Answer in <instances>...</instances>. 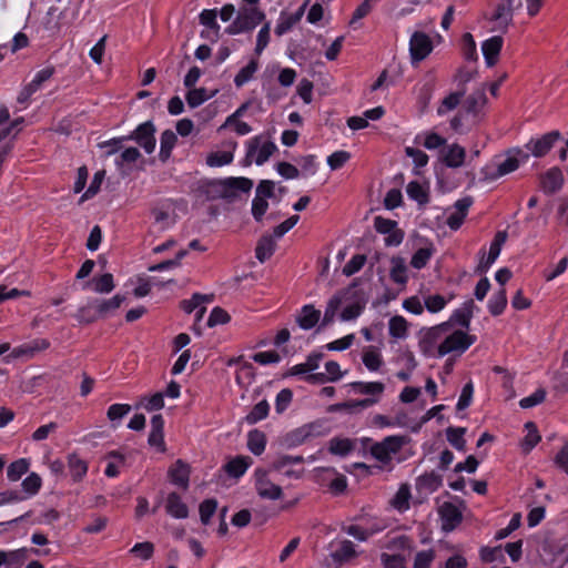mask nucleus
Masks as SVG:
<instances>
[{"label": "nucleus", "instance_id": "1", "mask_svg": "<svg viewBox=\"0 0 568 568\" xmlns=\"http://www.w3.org/2000/svg\"><path fill=\"white\" fill-rule=\"evenodd\" d=\"M476 341L465 329L452 323H440L422 328L418 333V348L428 358H442L447 355L460 356Z\"/></svg>", "mask_w": 568, "mask_h": 568}, {"label": "nucleus", "instance_id": "2", "mask_svg": "<svg viewBox=\"0 0 568 568\" xmlns=\"http://www.w3.org/2000/svg\"><path fill=\"white\" fill-rule=\"evenodd\" d=\"M367 304L365 292L357 285H351L332 296L325 307L322 326L332 324L336 317L342 322L358 318Z\"/></svg>", "mask_w": 568, "mask_h": 568}, {"label": "nucleus", "instance_id": "3", "mask_svg": "<svg viewBox=\"0 0 568 568\" xmlns=\"http://www.w3.org/2000/svg\"><path fill=\"white\" fill-rule=\"evenodd\" d=\"M409 443L404 435H390L383 440L372 444L371 455L382 465L389 466L393 462H400L402 450Z\"/></svg>", "mask_w": 568, "mask_h": 568}, {"label": "nucleus", "instance_id": "4", "mask_svg": "<svg viewBox=\"0 0 568 568\" xmlns=\"http://www.w3.org/2000/svg\"><path fill=\"white\" fill-rule=\"evenodd\" d=\"M276 476L271 466L254 470V488L260 498L265 500H278L282 498L283 489Z\"/></svg>", "mask_w": 568, "mask_h": 568}, {"label": "nucleus", "instance_id": "5", "mask_svg": "<svg viewBox=\"0 0 568 568\" xmlns=\"http://www.w3.org/2000/svg\"><path fill=\"white\" fill-rule=\"evenodd\" d=\"M264 20L265 13L258 7H241L225 32L230 36L251 32Z\"/></svg>", "mask_w": 568, "mask_h": 568}, {"label": "nucleus", "instance_id": "6", "mask_svg": "<svg viewBox=\"0 0 568 568\" xmlns=\"http://www.w3.org/2000/svg\"><path fill=\"white\" fill-rule=\"evenodd\" d=\"M275 150L276 145L272 141L256 135L246 142V159L256 165H262L268 161Z\"/></svg>", "mask_w": 568, "mask_h": 568}, {"label": "nucleus", "instance_id": "7", "mask_svg": "<svg viewBox=\"0 0 568 568\" xmlns=\"http://www.w3.org/2000/svg\"><path fill=\"white\" fill-rule=\"evenodd\" d=\"M303 460L302 456L280 455L270 466L276 475H283L291 479H300L304 474V469L296 466L301 465Z\"/></svg>", "mask_w": 568, "mask_h": 568}, {"label": "nucleus", "instance_id": "8", "mask_svg": "<svg viewBox=\"0 0 568 568\" xmlns=\"http://www.w3.org/2000/svg\"><path fill=\"white\" fill-rule=\"evenodd\" d=\"M560 139L558 131H551L544 135L531 138L525 145V151L529 153V156L541 158L546 155L554 144Z\"/></svg>", "mask_w": 568, "mask_h": 568}, {"label": "nucleus", "instance_id": "9", "mask_svg": "<svg viewBox=\"0 0 568 568\" xmlns=\"http://www.w3.org/2000/svg\"><path fill=\"white\" fill-rule=\"evenodd\" d=\"M374 227L378 233L386 235L385 244L387 246H397L403 242L404 233L398 229L397 222L382 216H376L374 220Z\"/></svg>", "mask_w": 568, "mask_h": 568}, {"label": "nucleus", "instance_id": "10", "mask_svg": "<svg viewBox=\"0 0 568 568\" xmlns=\"http://www.w3.org/2000/svg\"><path fill=\"white\" fill-rule=\"evenodd\" d=\"M433 51L432 39L424 32L416 31L409 39V52L413 63L426 59Z\"/></svg>", "mask_w": 568, "mask_h": 568}, {"label": "nucleus", "instance_id": "11", "mask_svg": "<svg viewBox=\"0 0 568 568\" xmlns=\"http://www.w3.org/2000/svg\"><path fill=\"white\" fill-rule=\"evenodd\" d=\"M529 153L524 149L510 150L506 158L497 164V176H503L516 171L521 164L527 163Z\"/></svg>", "mask_w": 568, "mask_h": 568}, {"label": "nucleus", "instance_id": "12", "mask_svg": "<svg viewBox=\"0 0 568 568\" xmlns=\"http://www.w3.org/2000/svg\"><path fill=\"white\" fill-rule=\"evenodd\" d=\"M154 125L151 122L140 124L130 139L135 140L150 154L155 149Z\"/></svg>", "mask_w": 568, "mask_h": 568}, {"label": "nucleus", "instance_id": "13", "mask_svg": "<svg viewBox=\"0 0 568 568\" xmlns=\"http://www.w3.org/2000/svg\"><path fill=\"white\" fill-rule=\"evenodd\" d=\"M443 163L452 169H457L464 165L466 159V150L464 146L452 143L446 145L440 152Z\"/></svg>", "mask_w": 568, "mask_h": 568}, {"label": "nucleus", "instance_id": "14", "mask_svg": "<svg viewBox=\"0 0 568 568\" xmlns=\"http://www.w3.org/2000/svg\"><path fill=\"white\" fill-rule=\"evenodd\" d=\"M503 44L504 40L500 36H493L481 43V52L488 68L494 67L498 62Z\"/></svg>", "mask_w": 568, "mask_h": 568}, {"label": "nucleus", "instance_id": "15", "mask_svg": "<svg viewBox=\"0 0 568 568\" xmlns=\"http://www.w3.org/2000/svg\"><path fill=\"white\" fill-rule=\"evenodd\" d=\"M237 148V143L230 141L225 144L224 150L211 152L206 156V164L211 168H221L230 164L234 159V152Z\"/></svg>", "mask_w": 568, "mask_h": 568}, {"label": "nucleus", "instance_id": "16", "mask_svg": "<svg viewBox=\"0 0 568 568\" xmlns=\"http://www.w3.org/2000/svg\"><path fill=\"white\" fill-rule=\"evenodd\" d=\"M329 547L331 556L336 562H344L356 556L355 546L349 540H335Z\"/></svg>", "mask_w": 568, "mask_h": 568}, {"label": "nucleus", "instance_id": "17", "mask_svg": "<svg viewBox=\"0 0 568 568\" xmlns=\"http://www.w3.org/2000/svg\"><path fill=\"white\" fill-rule=\"evenodd\" d=\"M485 104L486 98L481 92L473 93L466 99L463 110L467 114V118H471L469 123H477L479 113Z\"/></svg>", "mask_w": 568, "mask_h": 568}, {"label": "nucleus", "instance_id": "18", "mask_svg": "<svg viewBox=\"0 0 568 568\" xmlns=\"http://www.w3.org/2000/svg\"><path fill=\"white\" fill-rule=\"evenodd\" d=\"M306 3H304L296 12H281L276 27L275 33L281 37L287 33L303 17Z\"/></svg>", "mask_w": 568, "mask_h": 568}, {"label": "nucleus", "instance_id": "19", "mask_svg": "<svg viewBox=\"0 0 568 568\" xmlns=\"http://www.w3.org/2000/svg\"><path fill=\"white\" fill-rule=\"evenodd\" d=\"M443 529L446 531L453 530L462 520V513L458 507L452 503H444L439 510Z\"/></svg>", "mask_w": 568, "mask_h": 568}, {"label": "nucleus", "instance_id": "20", "mask_svg": "<svg viewBox=\"0 0 568 568\" xmlns=\"http://www.w3.org/2000/svg\"><path fill=\"white\" fill-rule=\"evenodd\" d=\"M473 301L464 303L462 307L454 311V313L450 315L449 320L446 323H452V325H454L455 327L459 325V328L465 329L467 332L470 324V320L473 317Z\"/></svg>", "mask_w": 568, "mask_h": 568}, {"label": "nucleus", "instance_id": "21", "mask_svg": "<svg viewBox=\"0 0 568 568\" xmlns=\"http://www.w3.org/2000/svg\"><path fill=\"white\" fill-rule=\"evenodd\" d=\"M362 362L372 373L379 372L384 366L383 354L381 349L375 346H367L363 349Z\"/></svg>", "mask_w": 568, "mask_h": 568}, {"label": "nucleus", "instance_id": "22", "mask_svg": "<svg viewBox=\"0 0 568 568\" xmlns=\"http://www.w3.org/2000/svg\"><path fill=\"white\" fill-rule=\"evenodd\" d=\"M165 510L171 517L176 519H185L189 516V508L186 504L175 493L168 495L165 501Z\"/></svg>", "mask_w": 568, "mask_h": 568}, {"label": "nucleus", "instance_id": "23", "mask_svg": "<svg viewBox=\"0 0 568 568\" xmlns=\"http://www.w3.org/2000/svg\"><path fill=\"white\" fill-rule=\"evenodd\" d=\"M29 555L26 547L13 550H1L3 568H21Z\"/></svg>", "mask_w": 568, "mask_h": 568}, {"label": "nucleus", "instance_id": "24", "mask_svg": "<svg viewBox=\"0 0 568 568\" xmlns=\"http://www.w3.org/2000/svg\"><path fill=\"white\" fill-rule=\"evenodd\" d=\"M564 184L562 172L558 168L548 170L541 178V187L547 193H555Z\"/></svg>", "mask_w": 568, "mask_h": 568}, {"label": "nucleus", "instance_id": "25", "mask_svg": "<svg viewBox=\"0 0 568 568\" xmlns=\"http://www.w3.org/2000/svg\"><path fill=\"white\" fill-rule=\"evenodd\" d=\"M210 302V297L202 294H194L190 300L183 301L182 308L186 313H195L196 321H200L205 313V305Z\"/></svg>", "mask_w": 568, "mask_h": 568}, {"label": "nucleus", "instance_id": "26", "mask_svg": "<svg viewBox=\"0 0 568 568\" xmlns=\"http://www.w3.org/2000/svg\"><path fill=\"white\" fill-rule=\"evenodd\" d=\"M321 320V311L316 310L313 305H304L297 317V323L301 328L308 331L315 327Z\"/></svg>", "mask_w": 568, "mask_h": 568}, {"label": "nucleus", "instance_id": "27", "mask_svg": "<svg viewBox=\"0 0 568 568\" xmlns=\"http://www.w3.org/2000/svg\"><path fill=\"white\" fill-rule=\"evenodd\" d=\"M442 476L435 471L420 475L416 480V487L420 493L432 494L442 486Z\"/></svg>", "mask_w": 568, "mask_h": 568}, {"label": "nucleus", "instance_id": "28", "mask_svg": "<svg viewBox=\"0 0 568 568\" xmlns=\"http://www.w3.org/2000/svg\"><path fill=\"white\" fill-rule=\"evenodd\" d=\"M123 302L124 296L116 294L109 300H97L92 306L100 316H106L116 311Z\"/></svg>", "mask_w": 568, "mask_h": 568}, {"label": "nucleus", "instance_id": "29", "mask_svg": "<svg viewBox=\"0 0 568 568\" xmlns=\"http://www.w3.org/2000/svg\"><path fill=\"white\" fill-rule=\"evenodd\" d=\"M64 18V11H59L54 6L50 7L43 20V27L51 34L58 33L63 27L62 19Z\"/></svg>", "mask_w": 568, "mask_h": 568}, {"label": "nucleus", "instance_id": "30", "mask_svg": "<svg viewBox=\"0 0 568 568\" xmlns=\"http://www.w3.org/2000/svg\"><path fill=\"white\" fill-rule=\"evenodd\" d=\"M251 464L252 459L250 457L237 456L227 462L224 469L229 476L239 478L246 473Z\"/></svg>", "mask_w": 568, "mask_h": 568}, {"label": "nucleus", "instance_id": "31", "mask_svg": "<svg viewBox=\"0 0 568 568\" xmlns=\"http://www.w3.org/2000/svg\"><path fill=\"white\" fill-rule=\"evenodd\" d=\"M190 469L186 464L178 460L170 469L171 481L182 488H186L189 485Z\"/></svg>", "mask_w": 568, "mask_h": 568}, {"label": "nucleus", "instance_id": "32", "mask_svg": "<svg viewBox=\"0 0 568 568\" xmlns=\"http://www.w3.org/2000/svg\"><path fill=\"white\" fill-rule=\"evenodd\" d=\"M390 278L399 285H405L408 281L407 266L403 257H393L390 261Z\"/></svg>", "mask_w": 568, "mask_h": 568}, {"label": "nucleus", "instance_id": "33", "mask_svg": "<svg viewBox=\"0 0 568 568\" xmlns=\"http://www.w3.org/2000/svg\"><path fill=\"white\" fill-rule=\"evenodd\" d=\"M388 333L395 339H405L408 336V323L400 316L395 315L388 321Z\"/></svg>", "mask_w": 568, "mask_h": 568}, {"label": "nucleus", "instance_id": "34", "mask_svg": "<svg viewBox=\"0 0 568 568\" xmlns=\"http://www.w3.org/2000/svg\"><path fill=\"white\" fill-rule=\"evenodd\" d=\"M266 437L261 430L253 429L247 434V448L254 455H261L265 450Z\"/></svg>", "mask_w": 568, "mask_h": 568}, {"label": "nucleus", "instance_id": "35", "mask_svg": "<svg viewBox=\"0 0 568 568\" xmlns=\"http://www.w3.org/2000/svg\"><path fill=\"white\" fill-rule=\"evenodd\" d=\"M410 489L408 485H400L396 494L390 500V505L394 509L404 513L409 508Z\"/></svg>", "mask_w": 568, "mask_h": 568}, {"label": "nucleus", "instance_id": "36", "mask_svg": "<svg viewBox=\"0 0 568 568\" xmlns=\"http://www.w3.org/2000/svg\"><path fill=\"white\" fill-rule=\"evenodd\" d=\"M315 471L324 474L325 477L331 480L329 488L335 494H341L345 490L347 486L345 476L335 474L331 468H316Z\"/></svg>", "mask_w": 568, "mask_h": 568}, {"label": "nucleus", "instance_id": "37", "mask_svg": "<svg viewBox=\"0 0 568 568\" xmlns=\"http://www.w3.org/2000/svg\"><path fill=\"white\" fill-rule=\"evenodd\" d=\"M215 92L216 91L209 93L204 88H191L185 95V100L190 108H197L210 100Z\"/></svg>", "mask_w": 568, "mask_h": 568}, {"label": "nucleus", "instance_id": "38", "mask_svg": "<svg viewBox=\"0 0 568 568\" xmlns=\"http://www.w3.org/2000/svg\"><path fill=\"white\" fill-rule=\"evenodd\" d=\"M435 253L433 244L418 248L412 256L410 265L416 270L424 268Z\"/></svg>", "mask_w": 568, "mask_h": 568}, {"label": "nucleus", "instance_id": "39", "mask_svg": "<svg viewBox=\"0 0 568 568\" xmlns=\"http://www.w3.org/2000/svg\"><path fill=\"white\" fill-rule=\"evenodd\" d=\"M463 95V92H452L448 95H446L437 106V114L439 116H444L449 112L454 111L459 105Z\"/></svg>", "mask_w": 568, "mask_h": 568}, {"label": "nucleus", "instance_id": "40", "mask_svg": "<svg viewBox=\"0 0 568 568\" xmlns=\"http://www.w3.org/2000/svg\"><path fill=\"white\" fill-rule=\"evenodd\" d=\"M124 465V457L122 454L112 452L106 457V466L104 474L108 477H116L120 474L121 468Z\"/></svg>", "mask_w": 568, "mask_h": 568}, {"label": "nucleus", "instance_id": "41", "mask_svg": "<svg viewBox=\"0 0 568 568\" xmlns=\"http://www.w3.org/2000/svg\"><path fill=\"white\" fill-rule=\"evenodd\" d=\"M275 250V241L272 236H263L257 243L255 253L260 262H265L272 256Z\"/></svg>", "mask_w": 568, "mask_h": 568}, {"label": "nucleus", "instance_id": "42", "mask_svg": "<svg viewBox=\"0 0 568 568\" xmlns=\"http://www.w3.org/2000/svg\"><path fill=\"white\" fill-rule=\"evenodd\" d=\"M68 467L74 480H81L88 471L87 463L77 455L69 456Z\"/></svg>", "mask_w": 568, "mask_h": 568}, {"label": "nucleus", "instance_id": "43", "mask_svg": "<svg viewBox=\"0 0 568 568\" xmlns=\"http://www.w3.org/2000/svg\"><path fill=\"white\" fill-rule=\"evenodd\" d=\"M270 412V404L266 399H263L254 405L251 412L246 415L245 420L253 425L265 419Z\"/></svg>", "mask_w": 568, "mask_h": 568}, {"label": "nucleus", "instance_id": "44", "mask_svg": "<svg viewBox=\"0 0 568 568\" xmlns=\"http://www.w3.org/2000/svg\"><path fill=\"white\" fill-rule=\"evenodd\" d=\"M465 433L466 429L463 427H448L446 429V437L454 448L464 452L466 447Z\"/></svg>", "mask_w": 568, "mask_h": 568}, {"label": "nucleus", "instance_id": "45", "mask_svg": "<svg viewBox=\"0 0 568 568\" xmlns=\"http://www.w3.org/2000/svg\"><path fill=\"white\" fill-rule=\"evenodd\" d=\"M176 134L171 130H165L160 139V156L162 160L169 159L176 143Z\"/></svg>", "mask_w": 568, "mask_h": 568}, {"label": "nucleus", "instance_id": "46", "mask_svg": "<svg viewBox=\"0 0 568 568\" xmlns=\"http://www.w3.org/2000/svg\"><path fill=\"white\" fill-rule=\"evenodd\" d=\"M30 467V463L27 458H20L11 463L7 469L8 479L17 481L24 475Z\"/></svg>", "mask_w": 568, "mask_h": 568}, {"label": "nucleus", "instance_id": "47", "mask_svg": "<svg viewBox=\"0 0 568 568\" xmlns=\"http://www.w3.org/2000/svg\"><path fill=\"white\" fill-rule=\"evenodd\" d=\"M507 305L506 291L500 288L495 292L488 301V310L493 315H499L504 312Z\"/></svg>", "mask_w": 568, "mask_h": 568}, {"label": "nucleus", "instance_id": "48", "mask_svg": "<svg viewBox=\"0 0 568 568\" xmlns=\"http://www.w3.org/2000/svg\"><path fill=\"white\" fill-rule=\"evenodd\" d=\"M258 69V62L252 59L245 67H243L234 78V83L237 88L247 83Z\"/></svg>", "mask_w": 568, "mask_h": 568}, {"label": "nucleus", "instance_id": "49", "mask_svg": "<svg viewBox=\"0 0 568 568\" xmlns=\"http://www.w3.org/2000/svg\"><path fill=\"white\" fill-rule=\"evenodd\" d=\"M416 141L420 143L424 148L427 150H436L440 146H443L446 142L444 138L438 135L435 132H426L423 134H418L416 136Z\"/></svg>", "mask_w": 568, "mask_h": 568}, {"label": "nucleus", "instance_id": "50", "mask_svg": "<svg viewBox=\"0 0 568 568\" xmlns=\"http://www.w3.org/2000/svg\"><path fill=\"white\" fill-rule=\"evenodd\" d=\"M405 153L408 158H410L413 160L414 173L419 174L420 173L419 170L422 168L426 166L428 163V160H429L428 155L424 151L413 148V146H406Z\"/></svg>", "mask_w": 568, "mask_h": 568}, {"label": "nucleus", "instance_id": "51", "mask_svg": "<svg viewBox=\"0 0 568 568\" xmlns=\"http://www.w3.org/2000/svg\"><path fill=\"white\" fill-rule=\"evenodd\" d=\"M527 434L521 442V447L525 453L530 452L540 440V435L534 423L528 422L525 425Z\"/></svg>", "mask_w": 568, "mask_h": 568}, {"label": "nucleus", "instance_id": "52", "mask_svg": "<svg viewBox=\"0 0 568 568\" xmlns=\"http://www.w3.org/2000/svg\"><path fill=\"white\" fill-rule=\"evenodd\" d=\"M381 562L383 568H406V556L403 552L390 554L385 551L381 555Z\"/></svg>", "mask_w": 568, "mask_h": 568}, {"label": "nucleus", "instance_id": "53", "mask_svg": "<svg viewBox=\"0 0 568 568\" xmlns=\"http://www.w3.org/2000/svg\"><path fill=\"white\" fill-rule=\"evenodd\" d=\"M449 301H450V298H446L445 296L439 295V294H434V295L426 296L424 298V304H425V308L429 313H438L446 307V305L448 304Z\"/></svg>", "mask_w": 568, "mask_h": 568}, {"label": "nucleus", "instance_id": "54", "mask_svg": "<svg viewBox=\"0 0 568 568\" xmlns=\"http://www.w3.org/2000/svg\"><path fill=\"white\" fill-rule=\"evenodd\" d=\"M21 486L23 491L27 494V497H32L40 490L42 486V479L38 474L31 473L23 479Z\"/></svg>", "mask_w": 568, "mask_h": 568}, {"label": "nucleus", "instance_id": "55", "mask_svg": "<svg viewBox=\"0 0 568 568\" xmlns=\"http://www.w3.org/2000/svg\"><path fill=\"white\" fill-rule=\"evenodd\" d=\"M406 192L412 200L420 204L426 203L428 200L426 187L418 182H409L407 184Z\"/></svg>", "mask_w": 568, "mask_h": 568}, {"label": "nucleus", "instance_id": "56", "mask_svg": "<svg viewBox=\"0 0 568 568\" xmlns=\"http://www.w3.org/2000/svg\"><path fill=\"white\" fill-rule=\"evenodd\" d=\"M325 373L318 374L321 381L336 382L343 377L341 366L335 361H328L325 363Z\"/></svg>", "mask_w": 568, "mask_h": 568}, {"label": "nucleus", "instance_id": "57", "mask_svg": "<svg viewBox=\"0 0 568 568\" xmlns=\"http://www.w3.org/2000/svg\"><path fill=\"white\" fill-rule=\"evenodd\" d=\"M354 448L351 439L347 438H334L329 443V450L334 455L345 456L349 454Z\"/></svg>", "mask_w": 568, "mask_h": 568}, {"label": "nucleus", "instance_id": "58", "mask_svg": "<svg viewBox=\"0 0 568 568\" xmlns=\"http://www.w3.org/2000/svg\"><path fill=\"white\" fill-rule=\"evenodd\" d=\"M114 288L113 276L105 273L93 280V291L101 294H108Z\"/></svg>", "mask_w": 568, "mask_h": 568}, {"label": "nucleus", "instance_id": "59", "mask_svg": "<svg viewBox=\"0 0 568 568\" xmlns=\"http://www.w3.org/2000/svg\"><path fill=\"white\" fill-rule=\"evenodd\" d=\"M131 410V406L128 404H112L108 408L106 416L113 424H119L123 417H125Z\"/></svg>", "mask_w": 568, "mask_h": 568}, {"label": "nucleus", "instance_id": "60", "mask_svg": "<svg viewBox=\"0 0 568 568\" xmlns=\"http://www.w3.org/2000/svg\"><path fill=\"white\" fill-rule=\"evenodd\" d=\"M164 395L155 393L151 396H144L140 399V406L149 412L159 410L164 406Z\"/></svg>", "mask_w": 568, "mask_h": 568}, {"label": "nucleus", "instance_id": "61", "mask_svg": "<svg viewBox=\"0 0 568 568\" xmlns=\"http://www.w3.org/2000/svg\"><path fill=\"white\" fill-rule=\"evenodd\" d=\"M293 399V392L290 388L281 389L275 398V410L277 414H283Z\"/></svg>", "mask_w": 568, "mask_h": 568}, {"label": "nucleus", "instance_id": "62", "mask_svg": "<svg viewBox=\"0 0 568 568\" xmlns=\"http://www.w3.org/2000/svg\"><path fill=\"white\" fill-rule=\"evenodd\" d=\"M354 341L355 334H348L342 338L327 343L324 347L331 352H342L348 349L354 344Z\"/></svg>", "mask_w": 568, "mask_h": 568}, {"label": "nucleus", "instance_id": "63", "mask_svg": "<svg viewBox=\"0 0 568 568\" xmlns=\"http://www.w3.org/2000/svg\"><path fill=\"white\" fill-rule=\"evenodd\" d=\"M469 120H471V118H467V114L464 112V110L462 109V111H459L452 120H450V128L457 132V133H465L466 130L474 125L475 123H469Z\"/></svg>", "mask_w": 568, "mask_h": 568}, {"label": "nucleus", "instance_id": "64", "mask_svg": "<svg viewBox=\"0 0 568 568\" xmlns=\"http://www.w3.org/2000/svg\"><path fill=\"white\" fill-rule=\"evenodd\" d=\"M130 552L142 560H148L154 552V546L150 541L138 542L131 548Z\"/></svg>", "mask_w": 568, "mask_h": 568}]
</instances>
